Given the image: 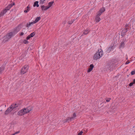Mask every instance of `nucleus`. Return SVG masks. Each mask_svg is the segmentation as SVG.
I'll use <instances>...</instances> for the list:
<instances>
[{"instance_id":"nucleus-39","label":"nucleus","mask_w":135,"mask_h":135,"mask_svg":"<svg viewBox=\"0 0 135 135\" xmlns=\"http://www.w3.org/2000/svg\"><path fill=\"white\" fill-rule=\"evenodd\" d=\"M24 33L23 32H22L21 33L20 35L21 36H22L24 35Z\"/></svg>"},{"instance_id":"nucleus-40","label":"nucleus","mask_w":135,"mask_h":135,"mask_svg":"<svg viewBox=\"0 0 135 135\" xmlns=\"http://www.w3.org/2000/svg\"><path fill=\"white\" fill-rule=\"evenodd\" d=\"M134 84H135V79L133 80V82Z\"/></svg>"},{"instance_id":"nucleus-12","label":"nucleus","mask_w":135,"mask_h":135,"mask_svg":"<svg viewBox=\"0 0 135 135\" xmlns=\"http://www.w3.org/2000/svg\"><path fill=\"white\" fill-rule=\"evenodd\" d=\"M41 19V17H37L35 21H33L34 23H37V22H38Z\"/></svg>"},{"instance_id":"nucleus-29","label":"nucleus","mask_w":135,"mask_h":135,"mask_svg":"<svg viewBox=\"0 0 135 135\" xmlns=\"http://www.w3.org/2000/svg\"><path fill=\"white\" fill-rule=\"evenodd\" d=\"M111 99L110 98H107L106 99V101L107 102H109L110 101Z\"/></svg>"},{"instance_id":"nucleus-6","label":"nucleus","mask_w":135,"mask_h":135,"mask_svg":"<svg viewBox=\"0 0 135 135\" xmlns=\"http://www.w3.org/2000/svg\"><path fill=\"white\" fill-rule=\"evenodd\" d=\"M20 104L17 103H13L12 104L10 107L12 108L13 110L14 109H18L20 108Z\"/></svg>"},{"instance_id":"nucleus-28","label":"nucleus","mask_w":135,"mask_h":135,"mask_svg":"<svg viewBox=\"0 0 135 135\" xmlns=\"http://www.w3.org/2000/svg\"><path fill=\"white\" fill-rule=\"evenodd\" d=\"M46 0H40V4H43V3H44V1H45Z\"/></svg>"},{"instance_id":"nucleus-13","label":"nucleus","mask_w":135,"mask_h":135,"mask_svg":"<svg viewBox=\"0 0 135 135\" xmlns=\"http://www.w3.org/2000/svg\"><path fill=\"white\" fill-rule=\"evenodd\" d=\"M128 31L126 30L125 29H124L121 32L122 35H125V33Z\"/></svg>"},{"instance_id":"nucleus-9","label":"nucleus","mask_w":135,"mask_h":135,"mask_svg":"<svg viewBox=\"0 0 135 135\" xmlns=\"http://www.w3.org/2000/svg\"><path fill=\"white\" fill-rule=\"evenodd\" d=\"M17 114L18 115L20 116H22L25 114V112L24 111V110H23V109L19 111L18 112Z\"/></svg>"},{"instance_id":"nucleus-26","label":"nucleus","mask_w":135,"mask_h":135,"mask_svg":"<svg viewBox=\"0 0 135 135\" xmlns=\"http://www.w3.org/2000/svg\"><path fill=\"white\" fill-rule=\"evenodd\" d=\"M124 45V42H122L120 45V46L121 47H123Z\"/></svg>"},{"instance_id":"nucleus-17","label":"nucleus","mask_w":135,"mask_h":135,"mask_svg":"<svg viewBox=\"0 0 135 135\" xmlns=\"http://www.w3.org/2000/svg\"><path fill=\"white\" fill-rule=\"evenodd\" d=\"M34 23H34V22L33 21V22H29V23H27L26 26L27 27H30V26H31V24H34Z\"/></svg>"},{"instance_id":"nucleus-24","label":"nucleus","mask_w":135,"mask_h":135,"mask_svg":"<svg viewBox=\"0 0 135 135\" xmlns=\"http://www.w3.org/2000/svg\"><path fill=\"white\" fill-rule=\"evenodd\" d=\"M76 114L75 113H73V116L71 117L72 118H73V119H74V118H75L76 117Z\"/></svg>"},{"instance_id":"nucleus-32","label":"nucleus","mask_w":135,"mask_h":135,"mask_svg":"<svg viewBox=\"0 0 135 135\" xmlns=\"http://www.w3.org/2000/svg\"><path fill=\"white\" fill-rule=\"evenodd\" d=\"M83 133L82 131H81L80 132H79L78 134V135H82V134Z\"/></svg>"},{"instance_id":"nucleus-36","label":"nucleus","mask_w":135,"mask_h":135,"mask_svg":"<svg viewBox=\"0 0 135 135\" xmlns=\"http://www.w3.org/2000/svg\"><path fill=\"white\" fill-rule=\"evenodd\" d=\"M68 121L67 120V119H66L64 121L63 123H65L66 122Z\"/></svg>"},{"instance_id":"nucleus-20","label":"nucleus","mask_w":135,"mask_h":135,"mask_svg":"<svg viewBox=\"0 0 135 135\" xmlns=\"http://www.w3.org/2000/svg\"><path fill=\"white\" fill-rule=\"evenodd\" d=\"M129 26V25L128 24H126L125 26V27L124 29H125L126 30L128 31V27Z\"/></svg>"},{"instance_id":"nucleus-14","label":"nucleus","mask_w":135,"mask_h":135,"mask_svg":"<svg viewBox=\"0 0 135 135\" xmlns=\"http://www.w3.org/2000/svg\"><path fill=\"white\" fill-rule=\"evenodd\" d=\"M99 17V16H97L96 15V16L95 18V21H96V22H99L101 20L100 18Z\"/></svg>"},{"instance_id":"nucleus-37","label":"nucleus","mask_w":135,"mask_h":135,"mask_svg":"<svg viewBox=\"0 0 135 135\" xmlns=\"http://www.w3.org/2000/svg\"><path fill=\"white\" fill-rule=\"evenodd\" d=\"M28 12V11H27V10H25L24 11V12L25 13H27Z\"/></svg>"},{"instance_id":"nucleus-34","label":"nucleus","mask_w":135,"mask_h":135,"mask_svg":"<svg viewBox=\"0 0 135 135\" xmlns=\"http://www.w3.org/2000/svg\"><path fill=\"white\" fill-rule=\"evenodd\" d=\"M31 37L29 35L28 36H27L26 37V39L27 40H29L30 39Z\"/></svg>"},{"instance_id":"nucleus-2","label":"nucleus","mask_w":135,"mask_h":135,"mask_svg":"<svg viewBox=\"0 0 135 135\" xmlns=\"http://www.w3.org/2000/svg\"><path fill=\"white\" fill-rule=\"evenodd\" d=\"M15 35L14 32H11L7 33L4 37L3 41L6 42L8 41Z\"/></svg>"},{"instance_id":"nucleus-21","label":"nucleus","mask_w":135,"mask_h":135,"mask_svg":"<svg viewBox=\"0 0 135 135\" xmlns=\"http://www.w3.org/2000/svg\"><path fill=\"white\" fill-rule=\"evenodd\" d=\"M102 13V12H100L99 11L97 13L96 15H97V16H100L101 15Z\"/></svg>"},{"instance_id":"nucleus-5","label":"nucleus","mask_w":135,"mask_h":135,"mask_svg":"<svg viewBox=\"0 0 135 135\" xmlns=\"http://www.w3.org/2000/svg\"><path fill=\"white\" fill-rule=\"evenodd\" d=\"M29 68L28 65H25L21 69V74H23L26 73Z\"/></svg>"},{"instance_id":"nucleus-27","label":"nucleus","mask_w":135,"mask_h":135,"mask_svg":"<svg viewBox=\"0 0 135 135\" xmlns=\"http://www.w3.org/2000/svg\"><path fill=\"white\" fill-rule=\"evenodd\" d=\"M23 42L25 44H28V41L26 40H25L23 41Z\"/></svg>"},{"instance_id":"nucleus-41","label":"nucleus","mask_w":135,"mask_h":135,"mask_svg":"<svg viewBox=\"0 0 135 135\" xmlns=\"http://www.w3.org/2000/svg\"><path fill=\"white\" fill-rule=\"evenodd\" d=\"M45 9V8H44V9Z\"/></svg>"},{"instance_id":"nucleus-31","label":"nucleus","mask_w":135,"mask_h":135,"mask_svg":"<svg viewBox=\"0 0 135 135\" xmlns=\"http://www.w3.org/2000/svg\"><path fill=\"white\" fill-rule=\"evenodd\" d=\"M27 10L28 11H29L30 10V7L29 6V5H28V6H27L26 8Z\"/></svg>"},{"instance_id":"nucleus-3","label":"nucleus","mask_w":135,"mask_h":135,"mask_svg":"<svg viewBox=\"0 0 135 135\" xmlns=\"http://www.w3.org/2000/svg\"><path fill=\"white\" fill-rule=\"evenodd\" d=\"M15 3H13V4H10L8 5V6L6 7L5 9H4L0 13V17L3 15L7 12L9 10L10 8L13 5H14Z\"/></svg>"},{"instance_id":"nucleus-38","label":"nucleus","mask_w":135,"mask_h":135,"mask_svg":"<svg viewBox=\"0 0 135 135\" xmlns=\"http://www.w3.org/2000/svg\"><path fill=\"white\" fill-rule=\"evenodd\" d=\"M28 12V11H27V10H25L24 11V12L25 13H27Z\"/></svg>"},{"instance_id":"nucleus-35","label":"nucleus","mask_w":135,"mask_h":135,"mask_svg":"<svg viewBox=\"0 0 135 135\" xmlns=\"http://www.w3.org/2000/svg\"><path fill=\"white\" fill-rule=\"evenodd\" d=\"M130 63V62L129 61H127L126 63V64H129Z\"/></svg>"},{"instance_id":"nucleus-16","label":"nucleus","mask_w":135,"mask_h":135,"mask_svg":"<svg viewBox=\"0 0 135 135\" xmlns=\"http://www.w3.org/2000/svg\"><path fill=\"white\" fill-rule=\"evenodd\" d=\"M38 1H36L35 2L33 5V6L35 7L36 6L37 7H38L39 6V5L38 4Z\"/></svg>"},{"instance_id":"nucleus-25","label":"nucleus","mask_w":135,"mask_h":135,"mask_svg":"<svg viewBox=\"0 0 135 135\" xmlns=\"http://www.w3.org/2000/svg\"><path fill=\"white\" fill-rule=\"evenodd\" d=\"M66 119L68 121H70V122L71 121V120L73 119L72 117H68Z\"/></svg>"},{"instance_id":"nucleus-1","label":"nucleus","mask_w":135,"mask_h":135,"mask_svg":"<svg viewBox=\"0 0 135 135\" xmlns=\"http://www.w3.org/2000/svg\"><path fill=\"white\" fill-rule=\"evenodd\" d=\"M103 54V51L101 49L99 50L95 54L94 56V59L97 60L100 58Z\"/></svg>"},{"instance_id":"nucleus-23","label":"nucleus","mask_w":135,"mask_h":135,"mask_svg":"<svg viewBox=\"0 0 135 135\" xmlns=\"http://www.w3.org/2000/svg\"><path fill=\"white\" fill-rule=\"evenodd\" d=\"M35 35V33L34 32H33L31 33L29 35L31 37H33Z\"/></svg>"},{"instance_id":"nucleus-22","label":"nucleus","mask_w":135,"mask_h":135,"mask_svg":"<svg viewBox=\"0 0 135 135\" xmlns=\"http://www.w3.org/2000/svg\"><path fill=\"white\" fill-rule=\"evenodd\" d=\"M105 9L103 7L102 8H101L99 10L100 11V12H102L103 13V12H104L105 11Z\"/></svg>"},{"instance_id":"nucleus-4","label":"nucleus","mask_w":135,"mask_h":135,"mask_svg":"<svg viewBox=\"0 0 135 135\" xmlns=\"http://www.w3.org/2000/svg\"><path fill=\"white\" fill-rule=\"evenodd\" d=\"M54 2V1H51L49 2L48 3V6H45L44 5L42 6H41L42 10V11L47 10L51 6Z\"/></svg>"},{"instance_id":"nucleus-18","label":"nucleus","mask_w":135,"mask_h":135,"mask_svg":"<svg viewBox=\"0 0 135 135\" xmlns=\"http://www.w3.org/2000/svg\"><path fill=\"white\" fill-rule=\"evenodd\" d=\"M113 46H111L109 47L107 50V51L108 52H109L113 49Z\"/></svg>"},{"instance_id":"nucleus-8","label":"nucleus","mask_w":135,"mask_h":135,"mask_svg":"<svg viewBox=\"0 0 135 135\" xmlns=\"http://www.w3.org/2000/svg\"><path fill=\"white\" fill-rule=\"evenodd\" d=\"M13 109L10 106L5 111L4 115H7L8 114V113L11 112L12 110Z\"/></svg>"},{"instance_id":"nucleus-30","label":"nucleus","mask_w":135,"mask_h":135,"mask_svg":"<svg viewBox=\"0 0 135 135\" xmlns=\"http://www.w3.org/2000/svg\"><path fill=\"white\" fill-rule=\"evenodd\" d=\"M131 75H133L135 74V70L132 71L131 72Z\"/></svg>"},{"instance_id":"nucleus-33","label":"nucleus","mask_w":135,"mask_h":135,"mask_svg":"<svg viewBox=\"0 0 135 135\" xmlns=\"http://www.w3.org/2000/svg\"><path fill=\"white\" fill-rule=\"evenodd\" d=\"M134 83L133 82L130 83L129 84V86H132Z\"/></svg>"},{"instance_id":"nucleus-7","label":"nucleus","mask_w":135,"mask_h":135,"mask_svg":"<svg viewBox=\"0 0 135 135\" xmlns=\"http://www.w3.org/2000/svg\"><path fill=\"white\" fill-rule=\"evenodd\" d=\"M23 110L25 112V114H27L30 111H31L32 109V108L31 107H29L26 108H24L23 109Z\"/></svg>"},{"instance_id":"nucleus-15","label":"nucleus","mask_w":135,"mask_h":135,"mask_svg":"<svg viewBox=\"0 0 135 135\" xmlns=\"http://www.w3.org/2000/svg\"><path fill=\"white\" fill-rule=\"evenodd\" d=\"M4 69V67L3 66H2L0 67V74H1Z\"/></svg>"},{"instance_id":"nucleus-10","label":"nucleus","mask_w":135,"mask_h":135,"mask_svg":"<svg viewBox=\"0 0 135 135\" xmlns=\"http://www.w3.org/2000/svg\"><path fill=\"white\" fill-rule=\"evenodd\" d=\"M89 31L88 29H86L83 32L81 36H82L84 35H86L88 34L89 32Z\"/></svg>"},{"instance_id":"nucleus-11","label":"nucleus","mask_w":135,"mask_h":135,"mask_svg":"<svg viewBox=\"0 0 135 135\" xmlns=\"http://www.w3.org/2000/svg\"><path fill=\"white\" fill-rule=\"evenodd\" d=\"M94 66L93 64H91L90 65V68L88 69V70L87 71V72L89 73L91 71L93 70V68H94Z\"/></svg>"},{"instance_id":"nucleus-19","label":"nucleus","mask_w":135,"mask_h":135,"mask_svg":"<svg viewBox=\"0 0 135 135\" xmlns=\"http://www.w3.org/2000/svg\"><path fill=\"white\" fill-rule=\"evenodd\" d=\"M75 19H73L71 20L70 21H69L68 22V23L69 24H71L73 23L75 20Z\"/></svg>"}]
</instances>
